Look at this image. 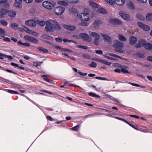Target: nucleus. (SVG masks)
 Returning <instances> with one entry per match:
<instances>
[{
	"label": "nucleus",
	"instance_id": "obj_25",
	"mask_svg": "<svg viewBox=\"0 0 152 152\" xmlns=\"http://www.w3.org/2000/svg\"><path fill=\"white\" fill-rule=\"evenodd\" d=\"M89 3L90 5L93 8H97L99 7V5L98 4L95 3L92 1H90Z\"/></svg>",
	"mask_w": 152,
	"mask_h": 152
},
{
	"label": "nucleus",
	"instance_id": "obj_35",
	"mask_svg": "<svg viewBox=\"0 0 152 152\" xmlns=\"http://www.w3.org/2000/svg\"><path fill=\"white\" fill-rule=\"evenodd\" d=\"M80 126L79 125H77L72 128V129L74 131H77L80 128Z\"/></svg>",
	"mask_w": 152,
	"mask_h": 152
},
{
	"label": "nucleus",
	"instance_id": "obj_12",
	"mask_svg": "<svg viewBox=\"0 0 152 152\" xmlns=\"http://www.w3.org/2000/svg\"><path fill=\"white\" fill-rule=\"evenodd\" d=\"M119 15L126 20H129L130 19L129 15L124 12H121L119 13Z\"/></svg>",
	"mask_w": 152,
	"mask_h": 152
},
{
	"label": "nucleus",
	"instance_id": "obj_20",
	"mask_svg": "<svg viewBox=\"0 0 152 152\" xmlns=\"http://www.w3.org/2000/svg\"><path fill=\"white\" fill-rule=\"evenodd\" d=\"M7 11L4 8L1 9L0 10V18H4V15L7 14Z\"/></svg>",
	"mask_w": 152,
	"mask_h": 152
},
{
	"label": "nucleus",
	"instance_id": "obj_53",
	"mask_svg": "<svg viewBox=\"0 0 152 152\" xmlns=\"http://www.w3.org/2000/svg\"><path fill=\"white\" fill-rule=\"evenodd\" d=\"M137 55L139 57L141 58H144L145 57L144 54L141 53H138Z\"/></svg>",
	"mask_w": 152,
	"mask_h": 152
},
{
	"label": "nucleus",
	"instance_id": "obj_28",
	"mask_svg": "<svg viewBox=\"0 0 152 152\" xmlns=\"http://www.w3.org/2000/svg\"><path fill=\"white\" fill-rule=\"evenodd\" d=\"M97 12L99 13L104 14H107V13L106 10L102 8L98 9L97 10Z\"/></svg>",
	"mask_w": 152,
	"mask_h": 152
},
{
	"label": "nucleus",
	"instance_id": "obj_5",
	"mask_svg": "<svg viewBox=\"0 0 152 152\" xmlns=\"http://www.w3.org/2000/svg\"><path fill=\"white\" fill-rule=\"evenodd\" d=\"M24 38L28 41L35 44H37L39 42V41L37 39L31 36L25 35L24 36Z\"/></svg>",
	"mask_w": 152,
	"mask_h": 152
},
{
	"label": "nucleus",
	"instance_id": "obj_10",
	"mask_svg": "<svg viewBox=\"0 0 152 152\" xmlns=\"http://www.w3.org/2000/svg\"><path fill=\"white\" fill-rule=\"evenodd\" d=\"M137 24L139 26L145 31H148L150 29V28L147 25H144L142 23L138 22Z\"/></svg>",
	"mask_w": 152,
	"mask_h": 152
},
{
	"label": "nucleus",
	"instance_id": "obj_24",
	"mask_svg": "<svg viewBox=\"0 0 152 152\" xmlns=\"http://www.w3.org/2000/svg\"><path fill=\"white\" fill-rule=\"evenodd\" d=\"M127 7L130 9L134 10L135 9V7L133 3L131 1H128L127 4Z\"/></svg>",
	"mask_w": 152,
	"mask_h": 152
},
{
	"label": "nucleus",
	"instance_id": "obj_48",
	"mask_svg": "<svg viewBox=\"0 0 152 152\" xmlns=\"http://www.w3.org/2000/svg\"><path fill=\"white\" fill-rule=\"evenodd\" d=\"M128 124L131 127L133 128L134 129L136 130H138L139 129L138 127L135 126L133 125L132 124H131L129 122H128V123L127 124Z\"/></svg>",
	"mask_w": 152,
	"mask_h": 152
},
{
	"label": "nucleus",
	"instance_id": "obj_33",
	"mask_svg": "<svg viewBox=\"0 0 152 152\" xmlns=\"http://www.w3.org/2000/svg\"><path fill=\"white\" fill-rule=\"evenodd\" d=\"M88 95L91 97H95L97 98H100V96L99 95H96L95 93L93 92L89 93Z\"/></svg>",
	"mask_w": 152,
	"mask_h": 152
},
{
	"label": "nucleus",
	"instance_id": "obj_30",
	"mask_svg": "<svg viewBox=\"0 0 152 152\" xmlns=\"http://www.w3.org/2000/svg\"><path fill=\"white\" fill-rule=\"evenodd\" d=\"M37 49L40 51H42L43 53H48V50L45 49L44 48L41 47H38Z\"/></svg>",
	"mask_w": 152,
	"mask_h": 152
},
{
	"label": "nucleus",
	"instance_id": "obj_2",
	"mask_svg": "<svg viewBox=\"0 0 152 152\" xmlns=\"http://www.w3.org/2000/svg\"><path fill=\"white\" fill-rule=\"evenodd\" d=\"M115 48V50L117 52L123 53L124 51L122 49L124 48V44L122 42H119L118 40L115 41L113 45Z\"/></svg>",
	"mask_w": 152,
	"mask_h": 152
},
{
	"label": "nucleus",
	"instance_id": "obj_13",
	"mask_svg": "<svg viewBox=\"0 0 152 152\" xmlns=\"http://www.w3.org/2000/svg\"><path fill=\"white\" fill-rule=\"evenodd\" d=\"M137 41V39L136 37L134 36L130 37L129 38V44L131 45H134Z\"/></svg>",
	"mask_w": 152,
	"mask_h": 152
},
{
	"label": "nucleus",
	"instance_id": "obj_41",
	"mask_svg": "<svg viewBox=\"0 0 152 152\" xmlns=\"http://www.w3.org/2000/svg\"><path fill=\"white\" fill-rule=\"evenodd\" d=\"M0 23L1 25L4 26H7L8 24L4 20H1L0 21Z\"/></svg>",
	"mask_w": 152,
	"mask_h": 152
},
{
	"label": "nucleus",
	"instance_id": "obj_8",
	"mask_svg": "<svg viewBox=\"0 0 152 152\" xmlns=\"http://www.w3.org/2000/svg\"><path fill=\"white\" fill-rule=\"evenodd\" d=\"M109 22L114 25H120L122 24V22L119 20L116 19L111 18L109 20Z\"/></svg>",
	"mask_w": 152,
	"mask_h": 152
},
{
	"label": "nucleus",
	"instance_id": "obj_49",
	"mask_svg": "<svg viewBox=\"0 0 152 152\" xmlns=\"http://www.w3.org/2000/svg\"><path fill=\"white\" fill-rule=\"evenodd\" d=\"M55 40L56 42H61L63 41V39L60 37L56 38Z\"/></svg>",
	"mask_w": 152,
	"mask_h": 152
},
{
	"label": "nucleus",
	"instance_id": "obj_17",
	"mask_svg": "<svg viewBox=\"0 0 152 152\" xmlns=\"http://www.w3.org/2000/svg\"><path fill=\"white\" fill-rule=\"evenodd\" d=\"M69 13L71 15H74L75 16H78V12L76 9L73 8H71L69 9Z\"/></svg>",
	"mask_w": 152,
	"mask_h": 152
},
{
	"label": "nucleus",
	"instance_id": "obj_34",
	"mask_svg": "<svg viewBox=\"0 0 152 152\" xmlns=\"http://www.w3.org/2000/svg\"><path fill=\"white\" fill-rule=\"evenodd\" d=\"M54 6L55 5L53 4L48 1V9H52Z\"/></svg>",
	"mask_w": 152,
	"mask_h": 152
},
{
	"label": "nucleus",
	"instance_id": "obj_36",
	"mask_svg": "<svg viewBox=\"0 0 152 152\" xmlns=\"http://www.w3.org/2000/svg\"><path fill=\"white\" fill-rule=\"evenodd\" d=\"M11 27L14 29H17L18 27V25L15 23H12L11 25Z\"/></svg>",
	"mask_w": 152,
	"mask_h": 152
},
{
	"label": "nucleus",
	"instance_id": "obj_21",
	"mask_svg": "<svg viewBox=\"0 0 152 152\" xmlns=\"http://www.w3.org/2000/svg\"><path fill=\"white\" fill-rule=\"evenodd\" d=\"M64 27L69 30L71 31H74L75 30L76 28L75 26H71L64 25Z\"/></svg>",
	"mask_w": 152,
	"mask_h": 152
},
{
	"label": "nucleus",
	"instance_id": "obj_26",
	"mask_svg": "<svg viewBox=\"0 0 152 152\" xmlns=\"http://www.w3.org/2000/svg\"><path fill=\"white\" fill-rule=\"evenodd\" d=\"M115 1L116 3L119 5H122L125 3V0H115Z\"/></svg>",
	"mask_w": 152,
	"mask_h": 152
},
{
	"label": "nucleus",
	"instance_id": "obj_64",
	"mask_svg": "<svg viewBox=\"0 0 152 152\" xmlns=\"http://www.w3.org/2000/svg\"><path fill=\"white\" fill-rule=\"evenodd\" d=\"M147 59L148 61L152 62V56H148L147 58Z\"/></svg>",
	"mask_w": 152,
	"mask_h": 152
},
{
	"label": "nucleus",
	"instance_id": "obj_11",
	"mask_svg": "<svg viewBox=\"0 0 152 152\" xmlns=\"http://www.w3.org/2000/svg\"><path fill=\"white\" fill-rule=\"evenodd\" d=\"M145 41L143 39H141L138 41V43L136 44L134 46L137 48H140L143 46L145 43Z\"/></svg>",
	"mask_w": 152,
	"mask_h": 152
},
{
	"label": "nucleus",
	"instance_id": "obj_18",
	"mask_svg": "<svg viewBox=\"0 0 152 152\" xmlns=\"http://www.w3.org/2000/svg\"><path fill=\"white\" fill-rule=\"evenodd\" d=\"M100 35L103 37L104 40L106 42H111V37L109 36L106 34H104L102 33Z\"/></svg>",
	"mask_w": 152,
	"mask_h": 152
},
{
	"label": "nucleus",
	"instance_id": "obj_22",
	"mask_svg": "<svg viewBox=\"0 0 152 152\" xmlns=\"http://www.w3.org/2000/svg\"><path fill=\"white\" fill-rule=\"evenodd\" d=\"M7 14L11 17H14L16 14L15 11L12 10H8Z\"/></svg>",
	"mask_w": 152,
	"mask_h": 152
},
{
	"label": "nucleus",
	"instance_id": "obj_50",
	"mask_svg": "<svg viewBox=\"0 0 152 152\" xmlns=\"http://www.w3.org/2000/svg\"><path fill=\"white\" fill-rule=\"evenodd\" d=\"M95 78L96 79H98V80H108L107 78L103 77H95Z\"/></svg>",
	"mask_w": 152,
	"mask_h": 152
},
{
	"label": "nucleus",
	"instance_id": "obj_42",
	"mask_svg": "<svg viewBox=\"0 0 152 152\" xmlns=\"http://www.w3.org/2000/svg\"><path fill=\"white\" fill-rule=\"evenodd\" d=\"M89 66L91 67L95 68L97 64L96 63L92 61L91 62V64L89 65Z\"/></svg>",
	"mask_w": 152,
	"mask_h": 152
},
{
	"label": "nucleus",
	"instance_id": "obj_52",
	"mask_svg": "<svg viewBox=\"0 0 152 152\" xmlns=\"http://www.w3.org/2000/svg\"><path fill=\"white\" fill-rule=\"evenodd\" d=\"M4 57L8 58L10 60H12L13 58V57L12 56L7 55L6 54L5 55Z\"/></svg>",
	"mask_w": 152,
	"mask_h": 152
},
{
	"label": "nucleus",
	"instance_id": "obj_46",
	"mask_svg": "<svg viewBox=\"0 0 152 152\" xmlns=\"http://www.w3.org/2000/svg\"><path fill=\"white\" fill-rule=\"evenodd\" d=\"M30 34L36 37H37L39 36V34L37 33L32 30H31Z\"/></svg>",
	"mask_w": 152,
	"mask_h": 152
},
{
	"label": "nucleus",
	"instance_id": "obj_37",
	"mask_svg": "<svg viewBox=\"0 0 152 152\" xmlns=\"http://www.w3.org/2000/svg\"><path fill=\"white\" fill-rule=\"evenodd\" d=\"M115 118L116 119H118V120L123 121L127 124L128 123V121H127V120H126L124 119H123L122 118H119L118 117H116Z\"/></svg>",
	"mask_w": 152,
	"mask_h": 152
},
{
	"label": "nucleus",
	"instance_id": "obj_4",
	"mask_svg": "<svg viewBox=\"0 0 152 152\" xmlns=\"http://www.w3.org/2000/svg\"><path fill=\"white\" fill-rule=\"evenodd\" d=\"M65 8L61 7H56L54 10V13L57 15H61L64 12Z\"/></svg>",
	"mask_w": 152,
	"mask_h": 152
},
{
	"label": "nucleus",
	"instance_id": "obj_40",
	"mask_svg": "<svg viewBox=\"0 0 152 152\" xmlns=\"http://www.w3.org/2000/svg\"><path fill=\"white\" fill-rule=\"evenodd\" d=\"M107 3H109L110 4L113 5L115 4L114 0H105Z\"/></svg>",
	"mask_w": 152,
	"mask_h": 152
},
{
	"label": "nucleus",
	"instance_id": "obj_59",
	"mask_svg": "<svg viewBox=\"0 0 152 152\" xmlns=\"http://www.w3.org/2000/svg\"><path fill=\"white\" fill-rule=\"evenodd\" d=\"M96 114H91L88 115H86L84 116V118H87L88 116H90V117H93L94 115H95Z\"/></svg>",
	"mask_w": 152,
	"mask_h": 152
},
{
	"label": "nucleus",
	"instance_id": "obj_9",
	"mask_svg": "<svg viewBox=\"0 0 152 152\" xmlns=\"http://www.w3.org/2000/svg\"><path fill=\"white\" fill-rule=\"evenodd\" d=\"M25 23L26 25L31 27H35L37 25L36 22L34 20L31 19L26 21Z\"/></svg>",
	"mask_w": 152,
	"mask_h": 152
},
{
	"label": "nucleus",
	"instance_id": "obj_19",
	"mask_svg": "<svg viewBox=\"0 0 152 152\" xmlns=\"http://www.w3.org/2000/svg\"><path fill=\"white\" fill-rule=\"evenodd\" d=\"M15 2L14 3V5L15 7L19 8H22V0H15Z\"/></svg>",
	"mask_w": 152,
	"mask_h": 152
},
{
	"label": "nucleus",
	"instance_id": "obj_62",
	"mask_svg": "<svg viewBox=\"0 0 152 152\" xmlns=\"http://www.w3.org/2000/svg\"><path fill=\"white\" fill-rule=\"evenodd\" d=\"M129 116L131 117L137 119L140 118V117L138 116L135 115H129Z\"/></svg>",
	"mask_w": 152,
	"mask_h": 152
},
{
	"label": "nucleus",
	"instance_id": "obj_45",
	"mask_svg": "<svg viewBox=\"0 0 152 152\" xmlns=\"http://www.w3.org/2000/svg\"><path fill=\"white\" fill-rule=\"evenodd\" d=\"M42 5L45 8L48 9V1H45L43 2L42 4Z\"/></svg>",
	"mask_w": 152,
	"mask_h": 152
},
{
	"label": "nucleus",
	"instance_id": "obj_39",
	"mask_svg": "<svg viewBox=\"0 0 152 152\" xmlns=\"http://www.w3.org/2000/svg\"><path fill=\"white\" fill-rule=\"evenodd\" d=\"M82 56L84 58H86L88 59H90L91 58V56L90 55L86 54L84 53L82 55Z\"/></svg>",
	"mask_w": 152,
	"mask_h": 152
},
{
	"label": "nucleus",
	"instance_id": "obj_38",
	"mask_svg": "<svg viewBox=\"0 0 152 152\" xmlns=\"http://www.w3.org/2000/svg\"><path fill=\"white\" fill-rule=\"evenodd\" d=\"M24 30L28 34H30L31 32V30L25 26L23 27Z\"/></svg>",
	"mask_w": 152,
	"mask_h": 152
},
{
	"label": "nucleus",
	"instance_id": "obj_55",
	"mask_svg": "<svg viewBox=\"0 0 152 152\" xmlns=\"http://www.w3.org/2000/svg\"><path fill=\"white\" fill-rule=\"evenodd\" d=\"M23 43L21 40H19L17 42L18 46L21 47L23 46Z\"/></svg>",
	"mask_w": 152,
	"mask_h": 152
},
{
	"label": "nucleus",
	"instance_id": "obj_43",
	"mask_svg": "<svg viewBox=\"0 0 152 152\" xmlns=\"http://www.w3.org/2000/svg\"><path fill=\"white\" fill-rule=\"evenodd\" d=\"M109 55L110 56H113V57H115L116 58H119L120 59H122V57L121 56L117 55L114 54L110 53L109 54Z\"/></svg>",
	"mask_w": 152,
	"mask_h": 152
},
{
	"label": "nucleus",
	"instance_id": "obj_47",
	"mask_svg": "<svg viewBox=\"0 0 152 152\" xmlns=\"http://www.w3.org/2000/svg\"><path fill=\"white\" fill-rule=\"evenodd\" d=\"M121 72L123 73L129 74V71L127 69H125L124 68H121Z\"/></svg>",
	"mask_w": 152,
	"mask_h": 152
},
{
	"label": "nucleus",
	"instance_id": "obj_1",
	"mask_svg": "<svg viewBox=\"0 0 152 152\" xmlns=\"http://www.w3.org/2000/svg\"><path fill=\"white\" fill-rule=\"evenodd\" d=\"M61 29L58 22L54 20H48V31L53 32L55 30H59Z\"/></svg>",
	"mask_w": 152,
	"mask_h": 152
},
{
	"label": "nucleus",
	"instance_id": "obj_27",
	"mask_svg": "<svg viewBox=\"0 0 152 152\" xmlns=\"http://www.w3.org/2000/svg\"><path fill=\"white\" fill-rule=\"evenodd\" d=\"M118 37L119 39L121 41L125 42L126 41L127 39L124 36L120 34L118 35Z\"/></svg>",
	"mask_w": 152,
	"mask_h": 152
},
{
	"label": "nucleus",
	"instance_id": "obj_51",
	"mask_svg": "<svg viewBox=\"0 0 152 152\" xmlns=\"http://www.w3.org/2000/svg\"><path fill=\"white\" fill-rule=\"evenodd\" d=\"M77 47L86 50L88 48L87 46L82 45H78L77 46Z\"/></svg>",
	"mask_w": 152,
	"mask_h": 152
},
{
	"label": "nucleus",
	"instance_id": "obj_63",
	"mask_svg": "<svg viewBox=\"0 0 152 152\" xmlns=\"http://www.w3.org/2000/svg\"><path fill=\"white\" fill-rule=\"evenodd\" d=\"M80 25L82 26H87L88 25V23L85 22H82L80 23Z\"/></svg>",
	"mask_w": 152,
	"mask_h": 152
},
{
	"label": "nucleus",
	"instance_id": "obj_15",
	"mask_svg": "<svg viewBox=\"0 0 152 152\" xmlns=\"http://www.w3.org/2000/svg\"><path fill=\"white\" fill-rule=\"evenodd\" d=\"M102 23V20H95L94 23L93 25L94 27L98 28L100 27V25Z\"/></svg>",
	"mask_w": 152,
	"mask_h": 152
},
{
	"label": "nucleus",
	"instance_id": "obj_58",
	"mask_svg": "<svg viewBox=\"0 0 152 152\" xmlns=\"http://www.w3.org/2000/svg\"><path fill=\"white\" fill-rule=\"evenodd\" d=\"M30 44L28 43H23V46H24V47H29L30 46Z\"/></svg>",
	"mask_w": 152,
	"mask_h": 152
},
{
	"label": "nucleus",
	"instance_id": "obj_3",
	"mask_svg": "<svg viewBox=\"0 0 152 152\" xmlns=\"http://www.w3.org/2000/svg\"><path fill=\"white\" fill-rule=\"evenodd\" d=\"M90 35L92 37H95L94 39V43L95 45H98L99 44V41L100 38L99 35L95 32H91Z\"/></svg>",
	"mask_w": 152,
	"mask_h": 152
},
{
	"label": "nucleus",
	"instance_id": "obj_61",
	"mask_svg": "<svg viewBox=\"0 0 152 152\" xmlns=\"http://www.w3.org/2000/svg\"><path fill=\"white\" fill-rule=\"evenodd\" d=\"M78 73L80 74V75L82 76H84L87 75V73H84L82 72H78Z\"/></svg>",
	"mask_w": 152,
	"mask_h": 152
},
{
	"label": "nucleus",
	"instance_id": "obj_32",
	"mask_svg": "<svg viewBox=\"0 0 152 152\" xmlns=\"http://www.w3.org/2000/svg\"><path fill=\"white\" fill-rule=\"evenodd\" d=\"M6 91L8 93L12 94H19L18 92L12 90L7 89Z\"/></svg>",
	"mask_w": 152,
	"mask_h": 152
},
{
	"label": "nucleus",
	"instance_id": "obj_6",
	"mask_svg": "<svg viewBox=\"0 0 152 152\" xmlns=\"http://www.w3.org/2000/svg\"><path fill=\"white\" fill-rule=\"evenodd\" d=\"M79 36L83 40L86 42H90L91 41V38L86 34L81 33L79 34Z\"/></svg>",
	"mask_w": 152,
	"mask_h": 152
},
{
	"label": "nucleus",
	"instance_id": "obj_56",
	"mask_svg": "<svg viewBox=\"0 0 152 152\" xmlns=\"http://www.w3.org/2000/svg\"><path fill=\"white\" fill-rule=\"evenodd\" d=\"M3 37L4 38L3 39V40L4 41L8 42H10V39L9 38L7 37H5L4 36H3Z\"/></svg>",
	"mask_w": 152,
	"mask_h": 152
},
{
	"label": "nucleus",
	"instance_id": "obj_14",
	"mask_svg": "<svg viewBox=\"0 0 152 152\" xmlns=\"http://www.w3.org/2000/svg\"><path fill=\"white\" fill-rule=\"evenodd\" d=\"M37 22L38 24L40 25L41 26H44L46 24L45 28L46 31H48V24L47 23H48V21H46L45 22L44 21H40L39 20H37Z\"/></svg>",
	"mask_w": 152,
	"mask_h": 152
},
{
	"label": "nucleus",
	"instance_id": "obj_31",
	"mask_svg": "<svg viewBox=\"0 0 152 152\" xmlns=\"http://www.w3.org/2000/svg\"><path fill=\"white\" fill-rule=\"evenodd\" d=\"M146 18L148 20L152 21V13L148 14L146 15Z\"/></svg>",
	"mask_w": 152,
	"mask_h": 152
},
{
	"label": "nucleus",
	"instance_id": "obj_54",
	"mask_svg": "<svg viewBox=\"0 0 152 152\" xmlns=\"http://www.w3.org/2000/svg\"><path fill=\"white\" fill-rule=\"evenodd\" d=\"M41 77L43 78V79L44 80L46 81V82H48V76L47 75H42Z\"/></svg>",
	"mask_w": 152,
	"mask_h": 152
},
{
	"label": "nucleus",
	"instance_id": "obj_57",
	"mask_svg": "<svg viewBox=\"0 0 152 152\" xmlns=\"http://www.w3.org/2000/svg\"><path fill=\"white\" fill-rule=\"evenodd\" d=\"M6 71L7 72H10V73H13L14 74H16V75H18V74L16 72H14L13 71H12L10 70L9 69H6Z\"/></svg>",
	"mask_w": 152,
	"mask_h": 152
},
{
	"label": "nucleus",
	"instance_id": "obj_16",
	"mask_svg": "<svg viewBox=\"0 0 152 152\" xmlns=\"http://www.w3.org/2000/svg\"><path fill=\"white\" fill-rule=\"evenodd\" d=\"M92 60H93L95 61H99L103 64H105L106 65L109 66H110L111 64V63L110 62H108L106 61H105V60H103L99 59L98 58H96V59H92Z\"/></svg>",
	"mask_w": 152,
	"mask_h": 152
},
{
	"label": "nucleus",
	"instance_id": "obj_23",
	"mask_svg": "<svg viewBox=\"0 0 152 152\" xmlns=\"http://www.w3.org/2000/svg\"><path fill=\"white\" fill-rule=\"evenodd\" d=\"M144 48L149 50H152V45L150 43H146L145 42L143 46Z\"/></svg>",
	"mask_w": 152,
	"mask_h": 152
},
{
	"label": "nucleus",
	"instance_id": "obj_44",
	"mask_svg": "<svg viewBox=\"0 0 152 152\" xmlns=\"http://www.w3.org/2000/svg\"><path fill=\"white\" fill-rule=\"evenodd\" d=\"M129 84H131V85L134 86H135L140 87L141 88H145L144 86H141L140 85L138 84L134 83H129Z\"/></svg>",
	"mask_w": 152,
	"mask_h": 152
},
{
	"label": "nucleus",
	"instance_id": "obj_60",
	"mask_svg": "<svg viewBox=\"0 0 152 152\" xmlns=\"http://www.w3.org/2000/svg\"><path fill=\"white\" fill-rule=\"evenodd\" d=\"M96 53L97 54L101 55L102 54L103 52L102 51L100 50H96L95 51Z\"/></svg>",
	"mask_w": 152,
	"mask_h": 152
},
{
	"label": "nucleus",
	"instance_id": "obj_29",
	"mask_svg": "<svg viewBox=\"0 0 152 152\" xmlns=\"http://www.w3.org/2000/svg\"><path fill=\"white\" fill-rule=\"evenodd\" d=\"M136 17L140 20H143L144 19V17L140 13H137L136 15Z\"/></svg>",
	"mask_w": 152,
	"mask_h": 152
},
{
	"label": "nucleus",
	"instance_id": "obj_7",
	"mask_svg": "<svg viewBox=\"0 0 152 152\" xmlns=\"http://www.w3.org/2000/svg\"><path fill=\"white\" fill-rule=\"evenodd\" d=\"M89 16L88 13H82L80 15V20L82 21H88L89 20Z\"/></svg>",
	"mask_w": 152,
	"mask_h": 152
}]
</instances>
